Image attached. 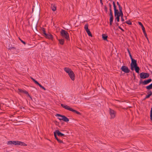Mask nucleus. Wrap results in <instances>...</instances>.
<instances>
[{
    "instance_id": "1",
    "label": "nucleus",
    "mask_w": 152,
    "mask_h": 152,
    "mask_svg": "<svg viewBox=\"0 0 152 152\" xmlns=\"http://www.w3.org/2000/svg\"><path fill=\"white\" fill-rule=\"evenodd\" d=\"M150 75L148 73L142 72L140 74V78L139 82V85L141 84L143 85H146L151 82L152 80L151 78L146 80L143 81L142 79H145L148 78L149 76Z\"/></svg>"
},
{
    "instance_id": "2",
    "label": "nucleus",
    "mask_w": 152,
    "mask_h": 152,
    "mask_svg": "<svg viewBox=\"0 0 152 152\" xmlns=\"http://www.w3.org/2000/svg\"><path fill=\"white\" fill-rule=\"evenodd\" d=\"M39 8L37 4H36L35 7V10L34 12V15H35V18L34 19V20L33 22V29L34 31L38 33H38V30H37V26H35V25L36 23L37 20H38V13L39 12Z\"/></svg>"
},
{
    "instance_id": "3",
    "label": "nucleus",
    "mask_w": 152,
    "mask_h": 152,
    "mask_svg": "<svg viewBox=\"0 0 152 152\" xmlns=\"http://www.w3.org/2000/svg\"><path fill=\"white\" fill-rule=\"evenodd\" d=\"M60 33L61 36L64 37L67 40H69V34L66 31L62 29Z\"/></svg>"
},
{
    "instance_id": "4",
    "label": "nucleus",
    "mask_w": 152,
    "mask_h": 152,
    "mask_svg": "<svg viewBox=\"0 0 152 152\" xmlns=\"http://www.w3.org/2000/svg\"><path fill=\"white\" fill-rule=\"evenodd\" d=\"M69 133V132H67L66 133L64 134L62 133L61 132L58 130H56L54 132V136H58L59 137H64L65 135Z\"/></svg>"
},
{
    "instance_id": "5",
    "label": "nucleus",
    "mask_w": 152,
    "mask_h": 152,
    "mask_svg": "<svg viewBox=\"0 0 152 152\" xmlns=\"http://www.w3.org/2000/svg\"><path fill=\"white\" fill-rule=\"evenodd\" d=\"M109 114L111 116V119H113L115 117L116 112L115 111L110 108H109Z\"/></svg>"
},
{
    "instance_id": "6",
    "label": "nucleus",
    "mask_w": 152,
    "mask_h": 152,
    "mask_svg": "<svg viewBox=\"0 0 152 152\" xmlns=\"http://www.w3.org/2000/svg\"><path fill=\"white\" fill-rule=\"evenodd\" d=\"M121 69L122 71H123L125 73H129L130 71L129 68L126 66H122L121 68Z\"/></svg>"
},
{
    "instance_id": "7",
    "label": "nucleus",
    "mask_w": 152,
    "mask_h": 152,
    "mask_svg": "<svg viewBox=\"0 0 152 152\" xmlns=\"http://www.w3.org/2000/svg\"><path fill=\"white\" fill-rule=\"evenodd\" d=\"M109 15L110 16V25L111 26L113 20V13L112 10L110 11V13Z\"/></svg>"
},
{
    "instance_id": "8",
    "label": "nucleus",
    "mask_w": 152,
    "mask_h": 152,
    "mask_svg": "<svg viewBox=\"0 0 152 152\" xmlns=\"http://www.w3.org/2000/svg\"><path fill=\"white\" fill-rule=\"evenodd\" d=\"M18 141H8L7 144V145H18Z\"/></svg>"
},
{
    "instance_id": "9",
    "label": "nucleus",
    "mask_w": 152,
    "mask_h": 152,
    "mask_svg": "<svg viewBox=\"0 0 152 152\" xmlns=\"http://www.w3.org/2000/svg\"><path fill=\"white\" fill-rule=\"evenodd\" d=\"M68 75L72 80H75V75L72 71H71V72H70Z\"/></svg>"
},
{
    "instance_id": "10",
    "label": "nucleus",
    "mask_w": 152,
    "mask_h": 152,
    "mask_svg": "<svg viewBox=\"0 0 152 152\" xmlns=\"http://www.w3.org/2000/svg\"><path fill=\"white\" fill-rule=\"evenodd\" d=\"M59 119L66 122H68L69 121V119L64 115H63L61 118H59Z\"/></svg>"
},
{
    "instance_id": "11",
    "label": "nucleus",
    "mask_w": 152,
    "mask_h": 152,
    "mask_svg": "<svg viewBox=\"0 0 152 152\" xmlns=\"http://www.w3.org/2000/svg\"><path fill=\"white\" fill-rule=\"evenodd\" d=\"M114 12V16L115 17V22L116 21V20H117V22H119L120 21V16H118V14H117L116 13V12Z\"/></svg>"
},
{
    "instance_id": "12",
    "label": "nucleus",
    "mask_w": 152,
    "mask_h": 152,
    "mask_svg": "<svg viewBox=\"0 0 152 152\" xmlns=\"http://www.w3.org/2000/svg\"><path fill=\"white\" fill-rule=\"evenodd\" d=\"M61 106L62 107L68 110L69 111L71 109V108H70L69 106L66 105H64V104H61Z\"/></svg>"
},
{
    "instance_id": "13",
    "label": "nucleus",
    "mask_w": 152,
    "mask_h": 152,
    "mask_svg": "<svg viewBox=\"0 0 152 152\" xmlns=\"http://www.w3.org/2000/svg\"><path fill=\"white\" fill-rule=\"evenodd\" d=\"M132 62L131 64V65L132 64V65H134L135 66L137 65V61L134 59L133 58H132V59L131 60Z\"/></svg>"
},
{
    "instance_id": "14",
    "label": "nucleus",
    "mask_w": 152,
    "mask_h": 152,
    "mask_svg": "<svg viewBox=\"0 0 152 152\" xmlns=\"http://www.w3.org/2000/svg\"><path fill=\"white\" fill-rule=\"evenodd\" d=\"M70 111H72V112H73V113H75L78 115H81V113L80 112L77 111L76 110H74L71 108V109Z\"/></svg>"
},
{
    "instance_id": "15",
    "label": "nucleus",
    "mask_w": 152,
    "mask_h": 152,
    "mask_svg": "<svg viewBox=\"0 0 152 152\" xmlns=\"http://www.w3.org/2000/svg\"><path fill=\"white\" fill-rule=\"evenodd\" d=\"M117 14L121 17H123V12H119L118 10L115 12Z\"/></svg>"
},
{
    "instance_id": "16",
    "label": "nucleus",
    "mask_w": 152,
    "mask_h": 152,
    "mask_svg": "<svg viewBox=\"0 0 152 152\" xmlns=\"http://www.w3.org/2000/svg\"><path fill=\"white\" fill-rule=\"evenodd\" d=\"M102 38L103 40H104L107 41V38L108 37V36L107 35V34H103L102 35Z\"/></svg>"
},
{
    "instance_id": "17",
    "label": "nucleus",
    "mask_w": 152,
    "mask_h": 152,
    "mask_svg": "<svg viewBox=\"0 0 152 152\" xmlns=\"http://www.w3.org/2000/svg\"><path fill=\"white\" fill-rule=\"evenodd\" d=\"M64 70L69 74L70 72H71L72 71L70 68H69L65 67L64 68Z\"/></svg>"
},
{
    "instance_id": "18",
    "label": "nucleus",
    "mask_w": 152,
    "mask_h": 152,
    "mask_svg": "<svg viewBox=\"0 0 152 152\" xmlns=\"http://www.w3.org/2000/svg\"><path fill=\"white\" fill-rule=\"evenodd\" d=\"M18 145L21 146H26L27 144H26L24 142L18 141Z\"/></svg>"
},
{
    "instance_id": "19",
    "label": "nucleus",
    "mask_w": 152,
    "mask_h": 152,
    "mask_svg": "<svg viewBox=\"0 0 152 152\" xmlns=\"http://www.w3.org/2000/svg\"><path fill=\"white\" fill-rule=\"evenodd\" d=\"M138 23L139 24L140 26H141V28H142L143 32L144 31L145 32V28L144 27L143 25H142V23L140 22H138Z\"/></svg>"
},
{
    "instance_id": "20",
    "label": "nucleus",
    "mask_w": 152,
    "mask_h": 152,
    "mask_svg": "<svg viewBox=\"0 0 152 152\" xmlns=\"http://www.w3.org/2000/svg\"><path fill=\"white\" fill-rule=\"evenodd\" d=\"M51 8L53 11H55L56 10V6L55 4H52Z\"/></svg>"
},
{
    "instance_id": "21",
    "label": "nucleus",
    "mask_w": 152,
    "mask_h": 152,
    "mask_svg": "<svg viewBox=\"0 0 152 152\" xmlns=\"http://www.w3.org/2000/svg\"><path fill=\"white\" fill-rule=\"evenodd\" d=\"M113 4L114 7V12H115L118 10L117 9L116 6L115 2L114 1L113 2Z\"/></svg>"
},
{
    "instance_id": "22",
    "label": "nucleus",
    "mask_w": 152,
    "mask_h": 152,
    "mask_svg": "<svg viewBox=\"0 0 152 152\" xmlns=\"http://www.w3.org/2000/svg\"><path fill=\"white\" fill-rule=\"evenodd\" d=\"M45 37L49 39H52L53 38V36L52 34H47V36H45Z\"/></svg>"
},
{
    "instance_id": "23",
    "label": "nucleus",
    "mask_w": 152,
    "mask_h": 152,
    "mask_svg": "<svg viewBox=\"0 0 152 152\" xmlns=\"http://www.w3.org/2000/svg\"><path fill=\"white\" fill-rule=\"evenodd\" d=\"M134 69L136 72L137 73H139L140 69L139 67L137 65L136 66Z\"/></svg>"
},
{
    "instance_id": "24",
    "label": "nucleus",
    "mask_w": 152,
    "mask_h": 152,
    "mask_svg": "<svg viewBox=\"0 0 152 152\" xmlns=\"http://www.w3.org/2000/svg\"><path fill=\"white\" fill-rule=\"evenodd\" d=\"M146 88L148 90H150L152 89V83L146 87Z\"/></svg>"
},
{
    "instance_id": "25",
    "label": "nucleus",
    "mask_w": 152,
    "mask_h": 152,
    "mask_svg": "<svg viewBox=\"0 0 152 152\" xmlns=\"http://www.w3.org/2000/svg\"><path fill=\"white\" fill-rule=\"evenodd\" d=\"M55 139L56 140L60 143H63V142L62 140H61L60 139H58L57 136H54Z\"/></svg>"
},
{
    "instance_id": "26",
    "label": "nucleus",
    "mask_w": 152,
    "mask_h": 152,
    "mask_svg": "<svg viewBox=\"0 0 152 152\" xmlns=\"http://www.w3.org/2000/svg\"><path fill=\"white\" fill-rule=\"evenodd\" d=\"M60 44L61 45H64V39H59L58 40Z\"/></svg>"
},
{
    "instance_id": "27",
    "label": "nucleus",
    "mask_w": 152,
    "mask_h": 152,
    "mask_svg": "<svg viewBox=\"0 0 152 152\" xmlns=\"http://www.w3.org/2000/svg\"><path fill=\"white\" fill-rule=\"evenodd\" d=\"M41 29L43 31L42 33L44 34L45 36H47V33H46L45 28H42Z\"/></svg>"
},
{
    "instance_id": "28",
    "label": "nucleus",
    "mask_w": 152,
    "mask_h": 152,
    "mask_svg": "<svg viewBox=\"0 0 152 152\" xmlns=\"http://www.w3.org/2000/svg\"><path fill=\"white\" fill-rule=\"evenodd\" d=\"M36 84L37 85L39 86L40 87V88H42L44 90H46V88L45 87H44L42 85H41L40 83H39L38 82Z\"/></svg>"
},
{
    "instance_id": "29",
    "label": "nucleus",
    "mask_w": 152,
    "mask_h": 152,
    "mask_svg": "<svg viewBox=\"0 0 152 152\" xmlns=\"http://www.w3.org/2000/svg\"><path fill=\"white\" fill-rule=\"evenodd\" d=\"M125 23H126V24L129 25H131L132 24V23L130 20H129L128 21H126L125 23H123L122 24H125Z\"/></svg>"
},
{
    "instance_id": "30",
    "label": "nucleus",
    "mask_w": 152,
    "mask_h": 152,
    "mask_svg": "<svg viewBox=\"0 0 152 152\" xmlns=\"http://www.w3.org/2000/svg\"><path fill=\"white\" fill-rule=\"evenodd\" d=\"M86 31L89 36L92 37V34L89 29Z\"/></svg>"
},
{
    "instance_id": "31",
    "label": "nucleus",
    "mask_w": 152,
    "mask_h": 152,
    "mask_svg": "<svg viewBox=\"0 0 152 152\" xmlns=\"http://www.w3.org/2000/svg\"><path fill=\"white\" fill-rule=\"evenodd\" d=\"M88 23H87L84 26V29L86 31L89 30L88 28Z\"/></svg>"
},
{
    "instance_id": "32",
    "label": "nucleus",
    "mask_w": 152,
    "mask_h": 152,
    "mask_svg": "<svg viewBox=\"0 0 152 152\" xmlns=\"http://www.w3.org/2000/svg\"><path fill=\"white\" fill-rule=\"evenodd\" d=\"M130 66L131 70L133 71L135 69V68L136 66L132 65V64H130Z\"/></svg>"
},
{
    "instance_id": "33",
    "label": "nucleus",
    "mask_w": 152,
    "mask_h": 152,
    "mask_svg": "<svg viewBox=\"0 0 152 152\" xmlns=\"http://www.w3.org/2000/svg\"><path fill=\"white\" fill-rule=\"evenodd\" d=\"M23 93H24V94H26V95H27V96H28L31 99H32L31 97L29 95L28 92L27 91H26L24 90V92H23Z\"/></svg>"
},
{
    "instance_id": "34",
    "label": "nucleus",
    "mask_w": 152,
    "mask_h": 152,
    "mask_svg": "<svg viewBox=\"0 0 152 152\" xmlns=\"http://www.w3.org/2000/svg\"><path fill=\"white\" fill-rule=\"evenodd\" d=\"M150 119L152 121V107L151 108V110L150 111Z\"/></svg>"
},
{
    "instance_id": "35",
    "label": "nucleus",
    "mask_w": 152,
    "mask_h": 152,
    "mask_svg": "<svg viewBox=\"0 0 152 152\" xmlns=\"http://www.w3.org/2000/svg\"><path fill=\"white\" fill-rule=\"evenodd\" d=\"M150 96L148 94L147 95H146L145 97L143 99V100H145L146 99L148 98H150Z\"/></svg>"
},
{
    "instance_id": "36",
    "label": "nucleus",
    "mask_w": 152,
    "mask_h": 152,
    "mask_svg": "<svg viewBox=\"0 0 152 152\" xmlns=\"http://www.w3.org/2000/svg\"><path fill=\"white\" fill-rule=\"evenodd\" d=\"M31 79L32 80V81L36 84L38 82H37V81L35 80L32 77H31Z\"/></svg>"
},
{
    "instance_id": "37",
    "label": "nucleus",
    "mask_w": 152,
    "mask_h": 152,
    "mask_svg": "<svg viewBox=\"0 0 152 152\" xmlns=\"http://www.w3.org/2000/svg\"><path fill=\"white\" fill-rule=\"evenodd\" d=\"M148 92H147V93L150 96H151L152 95V92L150 90H148Z\"/></svg>"
},
{
    "instance_id": "38",
    "label": "nucleus",
    "mask_w": 152,
    "mask_h": 152,
    "mask_svg": "<svg viewBox=\"0 0 152 152\" xmlns=\"http://www.w3.org/2000/svg\"><path fill=\"white\" fill-rule=\"evenodd\" d=\"M143 32V33H144V35H145V37H146V39H147L148 40V37H147V35L146 33V31H145H145H144V32Z\"/></svg>"
},
{
    "instance_id": "39",
    "label": "nucleus",
    "mask_w": 152,
    "mask_h": 152,
    "mask_svg": "<svg viewBox=\"0 0 152 152\" xmlns=\"http://www.w3.org/2000/svg\"><path fill=\"white\" fill-rule=\"evenodd\" d=\"M4 31H4V33H6V34H8V29L7 28L6 30L4 29Z\"/></svg>"
},
{
    "instance_id": "40",
    "label": "nucleus",
    "mask_w": 152,
    "mask_h": 152,
    "mask_svg": "<svg viewBox=\"0 0 152 152\" xmlns=\"http://www.w3.org/2000/svg\"><path fill=\"white\" fill-rule=\"evenodd\" d=\"M18 92L20 93H23L24 90H23L22 89H18Z\"/></svg>"
},
{
    "instance_id": "41",
    "label": "nucleus",
    "mask_w": 152,
    "mask_h": 152,
    "mask_svg": "<svg viewBox=\"0 0 152 152\" xmlns=\"http://www.w3.org/2000/svg\"><path fill=\"white\" fill-rule=\"evenodd\" d=\"M56 116H58L61 117L62 118V117L63 116V115L59 114H56Z\"/></svg>"
},
{
    "instance_id": "42",
    "label": "nucleus",
    "mask_w": 152,
    "mask_h": 152,
    "mask_svg": "<svg viewBox=\"0 0 152 152\" xmlns=\"http://www.w3.org/2000/svg\"><path fill=\"white\" fill-rule=\"evenodd\" d=\"M18 39L21 41V42L23 44H24V45H25L26 44V42L22 40V39H21L20 37H18Z\"/></svg>"
},
{
    "instance_id": "43",
    "label": "nucleus",
    "mask_w": 152,
    "mask_h": 152,
    "mask_svg": "<svg viewBox=\"0 0 152 152\" xmlns=\"http://www.w3.org/2000/svg\"><path fill=\"white\" fill-rule=\"evenodd\" d=\"M119 7V12H122V7L121 6H119V7Z\"/></svg>"
},
{
    "instance_id": "44",
    "label": "nucleus",
    "mask_w": 152,
    "mask_h": 152,
    "mask_svg": "<svg viewBox=\"0 0 152 152\" xmlns=\"http://www.w3.org/2000/svg\"><path fill=\"white\" fill-rule=\"evenodd\" d=\"M109 7L110 8V11L112 10V8H111L112 6H111V4L110 3H109Z\"/></svg>"
},
{
    "instance_id": "45",
    "label": "nucleus",
    "mask_w": 152,
    "mask_h": 152,
    "mask_svg": "<svg viewBox=\"0 0 152 152\" xmlns=\"http://www.w3.org/2000/svg\"><path fill=\"white\" fill-rule=\"evenodd\" d=\"M65 27L66 28H64V29H66L68 30V28H69L70 27V25L69 24H68V25L67 26H66Z\"/></svg>"
},
{
    "instance_id": "46",
    "label": "nucleus",
    "mask_w": 152,
    "mask_h": 152,
    "mask_svg": "<svg viewBox=\"0 0 152 152\" xmlns=\"http://www.w3.org/2000/svg\"><path fill=\"white\" fill-rule=\"evenodd\" d=\"M104 9L105 10V12L106 13H107V9L106 6H104Z\"/></svg>"
},
{
    "instance_id": "47",
    "label": "nucleus",
    "mask_w": 152,
    "mask_h": 152,
    "mask_svg": "<svg viewBox=\"0 0 152 152\" xmlns=\"http://www.w3.org/2000/svg\"><path fill=\"white\" fill-rule=\"evenodd\" d=\"M11 103L13 105V107H16V106H15V105L13 104V103H14V101L13 100H11Z\"/></svg>"
},
{
    "instance_id": "48",
    "label": "nucleus",
    "mask_w": 152,
    "mask_h": 152,
    "mask_svg": "<svg viewBox=\"0 0 152 152\" xmlns=\"http://www.w3.org/2000/svg\"><path fill=\"white\" fill-rule=\"evenodd\" d=\"M118 28L119 29H121L123 31H124V30L123 29H122L120 26H118Z\"/></svg>"
},
{
    "instance_id": "49",
    "label": "nucleus",
    "mask_w": 152,
    "mask_h": 152,
    "mask_svg": "<svg viewBox=\"0 0 152 152\" xmlns=\"http://www.w3.org/2000/svg\"><path fill=\"white\" fill-rule=\"evenodd\" d=\"M121 20L122 22H124V19L123 17H121Z\"/></svg>"
},
{
    "instance_id": "50",
    "label": "nucleus",
    "mask_w": 152,
    "mask_h": 152,
    "mask_svg": "<svg viewBox=\"0 0 152 152\" xmlns=\"http://www.w3.org/2000/svg\"><path fill=\"white\" fill-rule=\"evenodd\" d=\"M55 122L56 123V125H58L59 124V123L57 121H55Z\"/></svg>"
},
{
    "instance_id": "51",
    "label": "nucleus",
    "mask_w": 152,
    "mask_h": 152,
    "mask_svg": "<svg viewBox=\"0 0 152 152\" xmlns=\"http://www.w3.org/2000/svg\"><path fill=\"white\" fill-rule=\"evenodd\" d=\"M117 5L118 6V7H119V6H121L119 4V3L117 1Z\"/></svg>"
},
{
    "instance_id": "52",
    "label": "nucleus",
    "mask_w": 152,
    "mask_h": 152,
    "mask_svg": "<svg viewBox=\"0 0 152 152\" xmlns=\"http://www.w3.org/2000/svg\"><path fill=\"white\" fill-rule=\"evenodd\" d=\"M132 107H131L130 106H129V107H127V108H123V109H126V110H127V109H128V108H131Z\"/></svg>"
},
{
    "instance_id": "53",
    "label": "nucleus",
    "mask_w": 152,
    "mask_h": 152,
    "mask_svg": "<svg viewBox=\"0 0 152 152\" xmlns=\"http://www.w3.org/2000/svg\"><path fill=\"white\" fill-rule=\"evenodd\" d=\"M127 51H128V52L129 54H131V53H130V51H129V49H128V48L127 49Z\"/></svg>"
},
{
    "instance_id": "54",
    "label": "nucleus",
    "mask_w": 152,
    "mask_h": 152,
    "mask_svg": "<svg viewBox=\"0 0 152 152\" xmlns=\"http://www.w3.org/2000/svg\"><path fill=\"white\" fill-rule=\"evenodd\" d=\"M129 56L131 60L132 59V58H132V56L131 55V54H129Z\"/></svg>"
},
{
    "instance_id": "55",
    "label": "nucleus",
    "mask_w": 152,
    "mask_h": 152,
    "mask_svg": "<svg viewBox=\"0 0 152 152\" xmlns=\"http://www.w3.org/2000/svg\"><path fill=\"white\" fill-rule=\"evenodd\" d=\"M133 75L134 77V79H135V75L134 74V73H133Z\"/></svg>"
},
{
    "instance_id": "56",
    "label": "nucleus",
    "mask_w": 152,
    "mask_h": 152,
    "mask_svg": "<svg viewBox=\"0 0 152 152\" xmlns=\"http://www.w3.org/2000/svg\"><path fill=\"white\" fill-rule=\"evenodd\" d=\"M100 3L102 5L103 4V2H102V0H100Z\"/></svg>"
},
{
    "instance_id": "57",
    "label": "nucleus",
    "mask_w": 152,
    "mask_h": 152,
    "mask_svg": "<svg viewBox=\"0 0 152 152\" xmlns=\"http://www.w3.org/2000/svg\"><path fill=\"white\" fill-rule=\"evenodd\" d=\"M115 23V26H118L119 24H118V23Z\"/></svg>"
},
{
    "instance_id": "58",
    "label": "nucleus",
    "mask_w": 152,
    "mask_h": 152,
    "mask_svg": "<svg viewBox=\"0 0 152 152\" xmlns=\"http://www.w3.org/2000/svg\"><path fill=\"white\" fill-rule=\"evenodd\" d=\"M127 104L128 105H130V104L128 103V102H127Z\"/></svg>"
},
{
    "instance_id": "59",
    "label": "nucleus",
    "mask_w": 152,
    "mask_h": 152,
    "mask_svg": "<svg viewBox=\"0 0 152 152\" xmlns=\"http://www.w3.org/2000/svg\"><path fill=\"white\" fill-rule=\"evenodd\" d=\"M39 20H37V24H38V22H39Z\"/></svg>"
},
{
    "instance_id": "60",
    "label": "nucleus",
    "mask_w": 152,
    "mask_h": 152,
    "mask_svg": "<svg viewBox=\"0 0 152 152\" xmlns=\"http://www.w3.org/2000/svg\"><path fill=\"white\" fill-rule=\"evenodd\" d=\"M125 19H127V17L126 16H125Z\"/></svg>"
},
{
    "instance_id": "61",
    "label": "nucleus",
    "mask_w": 152,
    "mask_h": 152,
    "mask_svg": "<svg viewBox=\"0 0 152 152\" xmlns=\"http://www.w3.org/2000/svg\"><path fill=\"white\" fill-rule=\"evenodd\" d=\"M116 101H118V102H120L119 100H116Z\"/></svg>"
},
{
    "instance_id": "62",
    "label": "nucleus",
    "mask_w": 152,
    "mask_h": 152,
    "mask_svg": "<svg viewBox=\"0 0 152 152\" xmlns=\"http://www.w3.org/2000/svg\"><path fill=\"white\" fill-rule=\"evenodd\" d=\"M22 107H21V106H20V109H22Z\"/></svg>"
},
{
    "instance_id": "63",
    "label": "nucleus",
    "mask_w": 152,
    "mask_h": 152,
    "mask_svg": "<svg viewBox=\"0 0 152 152\" xmlns=\"http://www.w3.org/2000/svg\"><path fill=\"white\" fill-rule=\"evenodd\" d=\"M11 48H15L14 47H12Z\"/></svg>"
},
{
    "instance_id": "64",
    "label": "nucleus",
    "mask_w": 152,
    "mask_h": 152,
    "mask_svg": "<svg viewBox=\"0 0 152 152\" xmlns=\"http://www.w3.org/2000/svg\"><path fill=\"white\" fill-rule=\"evenodd\" d=\"M33 10H34V8H32V11H33Z\"/></svg>"
}]
</instances>
